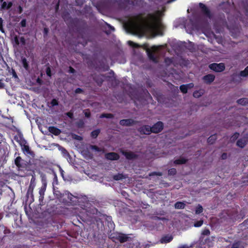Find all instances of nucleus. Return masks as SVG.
<instances>
[{
	"mask_svg": "<svg viewBox=\"0 0 248 248\" xmlns=\"http://www.w3.org/2000/svg\"><path fill=\"white\" fill-rule=\"evenodd\" d=\"M147 22L149 27L154 30L161 29L163 27L160 18L153 14L148 15Z\"/></svg>",
	"mask_w": 248,
	"mask_h": 248,
	"instance_id": "1",
	"label": "nucleus"
},
{
	"mask_svg": "<svg viewBox=\"0 0 248 248\" xmlns=\"http://www.w3.org/2000/svg\"><path fill=\"white\" fill-rule=\"evenodd\" d=\"M159 51L158 48L155 47H153L151 49L147 50L148 56L153 62H158L157 58L159 54Z\"/></svg>",
	"mask_w": 248,
	"mask_h": 248,
	"instance_id": "2",
	"label": "nucleus"
},
{
	"mask_svg": "<svg viewBox=\"0 0 248 248\" xmlns=\"http://www.w3.org/2000/svg\"><path fill=\"white\" fill-rule=\"evenodd\" d=\"M78 41L77 43L73 45V49L77 53H80V50L77 48L78 46L81 45L82 48L85 47L87 45L88 40L82 35L81 37L78 36Z\"/></svg>",
	"mask_w": 248,
	"mask_h": 248,
	"instance_id": "3",
	"label": "nucleus"
},
{
	"mask_svg": "<svg viewBox=\"0 0 248 248\" xmlns=\"http://www.w3.org/2000/svg\"><path fill=\"white\" fill-rule=\"evenodd\" d=\"M209 68L216 72H220L225 69L224 63H212L209 66Z\"/></svg>",
	"mask_w": 248,
	"mask_h": 248,
	"instance_id": "4",
	"label": "nucleus"
},
{
	"mask_svg": "<svg viewBox=\"0 0 248 248\" xmlns=\"http://www.w3.org/2000/svg\"><path fill=\"white\" fill-rule=\"evenodd\" d=\"M42 186L39 190V194H40V199H43L44 198V196L45 194V192L46 190L47 182L46 176L44 175H42Z\"/></svg>",
	"mask_w": 248,
	"mask_h": 248,
	"instance_id": "5",
	"label": "nucleus"
},
{
	"mask_svg": "<svg viewBox=\"0 0 248 248\" xmlns=\"http://www.w3.org/2000/svg\"><path fill=\"white\" fill-rule=\"evenodd\" d=\"M199 7L201 9V11L202 13L206 17H208L209 19H211L212 17L211 13L210 10L207 8V7L202 3H199Z\"/></svg>",
	"mask_w": 248,
	"mask_h": 248,
	"instance_id": "6",
	"label": "nucleus"
},
{
	"mask_svg": "<svg viewBox=\"0 0 248 248\" xmlns=\"http://www.w3.org/2000/svg\"><path fill=\"white\" fill-rule=\"evenodd\" d=\"M243 78H244L241 76L240 73H235L231 76V81L233 83L238 84L242 82Z\"/></svg>",
	"mask_w": 248,
	"mask_h": 248,
	"instance_id": "7",
	"label": "nucleus"
},
{
	"mask_svg": "<svg viewBox=\"0 0 248 248\" xmlns=\"http://www.w3.org/2000/svg\"><path fill=\"white\" fill-rule=\"evenodd\" d=\"M248 142V134H245L244 136L240 138L237 141V145L241 148H243Z\"/></svg>",
	"mask_w": 248,
	"mask_h": 248,
	"instance_id": "8",
	"label": "nucleus"
},
{
	"mask_svg": "<svg viewBox=\"0 0 248 248\" xmlns=\"http://www.w3.org/2000/svg\"><path fill=\"white\" fill-rule=\"evenodd\" d=\"M163 123L161 122H158L151 127L152 132L158 133L163 129Z\"/></svg>",
	"mask_w": 248,
	"mask_h": 248,
	"instance_id": "9",
	"label": "nucleus"
},
{
	"mask_svg": "<svg viewBox=\"0 0 248 248\" xmlns=\"http://www.w3.org/2000/svg\"><path fill=\"white\" fill-rule=\"evenodd\" d=\"M136 121L132 119H124L120 121V124L122 126H129L136 124Z\"/></svg>",
	"mask_w": 248,
	"mask_h": 248,
	"instance_id": "10",
	"label": "nucleus"
},
{
	"mask_svg": "<svg viewBox=\"0 0 248 248\" xmlns=\"http://www.w3.org/2000/svg\"><path fill=\"white\" fill-rule=\"evenodd\" d=\"M138 131L142 134L149 135L152 132L151 127L149 125H143L139 128Z\"/></svg>",
	"mask_w": 248,
	"mask_h": 248,
	"instance_id": "11",
	"label": "nucleus"
},
{
	"mask_svg": "<svg viewBox=\"0 0 248 248\" xmlns=\"http://www.w3.org/2000/svg\"><path fill=\"white\" fill-rule=\"evenodd\" d=\"M215 78V76L213 74H208L202 78L204 83L206 84L211 83Z\"/></svg>",
	"mask_w": 248,
	"mask_h": 248,
	"instance_id": "12",
	"label": "nucleus"
},
{
	"mask_svg": "<svg viewBox=\"0 0 248 248\" xmlns=\"http://www.w3.org/2000/svg\"><path fill=\"white\" fill-rule=\"evenodd\" d=\"M240 5L244 9L245 15L248 17V0H241Z\"/></svg>",
	"mask_w": 248,
	"mask_h": 248,
	"instance_id": "13",
	"label": "nucleus"
},
{
	"mask_svg": "<svg viewBox=\"0 0 248 248\" xmlns=\"http://www.w3.org/2000/svg\"><path fill=\"white\" fill-rule=\"evenodd\" d=\"M105 156L108 159L111 160H118L119 158V155L113 152L106 154Z\"/></svg>",
	"mask_w": 248,
	"mask_h": 248,
	"instance_id": "14",
	"label": "nucleus"
},
{
	"mask_svg": "<svg viewBox=\"0 0 248 248\" xmlns=\"http://www.w3.org/2000/svg\"><path fill=\"white\" fill-rule=\"evenodd\" d=\"M173 239V236L171 235H166L163 236L160 240L161 244H166L170 242Z\"/></svg>",
	"mask_w": 248,
	"mask_h": 248,
	"instance_id": "15",
	"label": "nucleus"
},
{
	"mask_svg": "<svg viewBox=\"0 0 248 248\" xmlns=\"http://www.w3.org/2000/svg\"><path fill=\"white\" fill-rule=\"evenodd\" d=\"M199 25L197 26L198 29H203L208 26V21L206 20H199Z\"/></svg>",
	"mask_w": 248,
	"mask_h": 248,
	"instance_id": "16",
	"label": "nucleus"
},
{
	"mask_svg": "<svg viewBox=\"0 0 248 248\" xmlns=\"http://www.w3.org/2000/svg\"><path fill=\"white\" fill-rule=\"evenodd\" d=\"M122 153L128 159H133L137 157L135 154L131 152L123 151Z\"/></svg>",
	"mask_w": 248,
	"mask_h": 248,
	"instance_id": "17",
	"label": "nucleus"
},
{
	"mask_svg": "<svg viewBox=\"0 0 248 248\" xmlns=\"http://www.w3.org/2000/svg\"><path fill=\"white\" fill-rule=\"evenodd\" d=\"M117 238L121 243H123L127 241L128 237L125 234H120L118 235Z\"/></svg>",
	"mask_w": 248,
	"mask_h": 248,
	"instance_id": "18",
	"label": "nucleus"
},
{
	"mask_svg": "<svg viewBox=\"0 0 248 248\" xmlns=\"http://www.w3.org/2000/svg\"><path fill=\"white\" fill-rule=\"evenodd\" d=\"M48 130L50 133L55 135H58L61 133V130L60 129L53 126L49 127Z\"/></svg>",
	"mask_w": 248,
	"mask_h": 248,
	"instance_id": "19",
	"label": "nucleus"
},
{
	"mask_svg": "<svg viewBox=\"0 0 248 248\" xmlns=\"http://www.w3.org/2000/svg\"><path fill=\"white\" fill-rule=\"evenodd\" d=\"M21 149L23 152L25 154H30L31 151L30 150V147L28 145L26 144H21Z\"/></svg>",
	"mask_w": 248,
	"mask_h": 248,
	"instance_id": "20",
	"label": "nucleus"
},
{
	"mask_svg": "<svg viewBox=\"0 0 248 248\" xmlns=\"http://www.w3.org/2000/svg\"><path fill=\"white\" fill-rule=\"evenodd\" d=\"M204 92L202 90L196 91L193 93V95L195 98H199L203 94Z\"/></svg>",
	"mask_w": 248,
	"mask_h": 248,
	"instance_id": "21",
	"label": "nucleus"
},
{
	"mask_svg": "<svg viewBox=\"0 0 248 248\" xmlns=\"http://www.w3.org/2000/svg\"><path fill=\"white\" fill-rule=\"evenodd\" d=\"M187 160L184 158L181 157L179 159H176L174 161V164L176 165L183 164L186 162Z\"/></svg>",
	"mask_w": 248,
	"mask_h": 248,
	"instance_id": "22",
	"label": "nucleus"
},
{
	"mask_svg": "<svg viewBox=\"0 0 248 248\" xmlns=\"http://www.w3.org/2000/svg\"><path fill=\"white\" fill-rule=\"evenodd\" d=\"M185 206L186 204L184 202H177L174 204V207L176 209H184L185 208Z\"/></svg>",
	"mask_w": 248,
	"mask_h": 248,
	"instance_id": "23",
	"label": "nucleus"
},
{
	"mask_svg": "<svg viewBox=\"0 0 248 248\" xmlns=\"http://www.w3.org/2000/svg\"><path fill=\"white\" fill-rule=\"evenodd\" d=\"M240 227L243 231H248V219L245 221L243 223H242Z\"/></svg>",
	"mask_w": 248,
	"mask_h": 248,
	"instance_id": "24",
	"label": "nucleus"
},
{
	"mask_svg": "<svg viewBox=\"0 0 248 248\" xmlns=\"http://www.w3.org/2000/svg\"><path fill=\"white\" fill-rule=\"evenodd\" d=\"M217 140V136L216 135H213L211 136L208 139V142L209 144H213L215 141Z\"/></svg>",
	"mask_w": 248,
	"mask_h": 248,
	"instance_id": "25",
	"label": "nucleus"
},
{
	"mask_svg": "<svg viewBox=\"0 0 248 248\" xmlns=\"http://www.w3.org/2000/svg\"><path fill=\"white\" fill-rule=\"evenodd\" d=\"M237 103L242 105H245L248 104V99L241 98L237 100Z\"/></svg>",
	"mask_w": 248,
	"mask_h": 248,
	"instance_id": "26",
	"label": "nucleus"
},
{
	"mask_svg": "<svg viewBox=\"0 0 248 248\" xmlns=\"http://www.w3.org/2000/svg\"><path fill=\"white\" fill-rule=\"evenodd\" d=\"M241 76L243 78H246L248 76V66L243 71L240 72Z\"/></svg>",
	"mask_w": 248,
	"mask_h": 248,
	"instance_id": "27",
	"label": "nucleus"
},
{
	"mask_svg": "<svg viewBox=\"0 0 248 248\" xmlns=\"http://www.w3.org/2000/svg\"><path fill=\"white\" fill-rule=\"evenodd\" d=\"M100 132V130L99 129L93 130L91 133V136L93 138H96L98 136Z\"/></svg>",
	"mask_w": 248,
	"mask_h": 248,
	"instance_id": "28",
	"label": "nucleus"
},
{
	"mask_svg": "<svg viewBox=\"0 0 248 248\" xmlns=\"http://www.w3.org/2000/svg\"><path fill=\"white\" fill-rule=\"evenodd\" d=\"M127 43L129 46L133 48H139L140 47V45L139 44L135 43L132 41H128Z\"/></svg>",
	"mask_w": 248,
	"mask_h": 248,
	"instance_id": "29",
	"label": "nucleus"
},
{
	"mask_svg": "<svg viewBox=\"0 0 248 248\" xmlns=\"http://www.w3.org/2000/svg\"><path fill=\"white\" fill-rule=\"evenodd\" d=\"M113 117V115L111 114H108V113H103V114H102L100 116V118H112Z\"/></svg>",
	"mask_w": 248,
	"mask_h": 248,
	"instance_id": "30",
	"label": "nucleus"
},
{
	"mask_svg": "<svg viewBox=\"0 0 248 248\" xmlns=\"http://www.w3.org/2000/svg\"><path fill=\"white\" fill-rule=\"evenodd\" d=\"M180 89L182 93H186L187 92L188 88L186 85H182L180 87Z\"/></svg>",
	"mask_w": 248,
	"mask_h": 248,
	"instance_id": "31",
	"label": "nucleus"
},
{
	"mask_svg": "<svg viewBox=\"0 0 248 248\" xmlns=\"http://www.w3.org/2000/svg\"><path fill=\"white\" fill-rule=\"evenodd\" d=\"M113 178L115 180H121V179L124 178V177L122 174H118L114 175Z\"/></svg>",
	"mask_w": 248,
	"mask_h": 248,
	"instance_id": "32",
	"label": "nucleus"
},
{
	"mask_svg": "<svg viewBox=\"0 0 248 248\" xmlns=\"http://www.w3.org/2000/svg\"><path fill=\"white\" fill-rule=\"evenodd\" d=\"M35 186V178L32 177L31 181V184L30 185L29 189L33 190L34 187Z\"/></svg>",
	"mask_w": 248,
	"mask_h": 248,
	"instance_id": "33",
	"label": "nucleus"
},
{
	"mask_svg": "<svg viewBox=\"0 0 248 248\" xmlns=\"http://www.w3.org/2000/svg\"><path fill=\"white\" fill-rule=\"evenodd\" d=\"M202 211H203L202 207L201 205L199 204L198 205V206L197 207L196 209L195 210V213L196 214H199L201 213L202 212Z\"/></svg>",
	"mask_w": 248,
	"mask_h": 248,
	"instance_id": "34",
	"label": "nucleus"
},
{
	"mask_svg": "<svg viewBox=\"0 0 248 248\" xmlns=\"http://www.w3.org/2000/svg\"><path fill=\"white\" fill-rule=\"evenodd\" d=\"M21 160V158L20 156L17 157L15 160V164L18 167H21V164L20 163Z\"/></svg>",
	"mask_w": 248,
	"mask_h": 248,
	"instance_id": "35",
	"label": "nucleus"
},
{
	"mask_svg": "<svg viewBox=\"0 0 248 248\" xmlns=\"http://www.w3.org/2000/svg\"><path fill=\"white\" fill-rule=\"evenodd\" d=\"M1 10H8V8H7V2H6V1H3L2 2H1Z\"/></svg>",
	"mask_w": 248,
	"mask_h": 248,
	"instance_id": "36",
	"label": "nucleus"
},
{
	"mask_svg": "<svg viewBox=\"0 0 248 248\" xmlns=\"http://www.w3.org/2000/svg\"><path fill=\"white\" fill-rule=\"evenodd\" d=\"M193 247V244H191L190 245H188L186 244L181 245L178 247V248H192Z\"/></svg>",
	"mask_w": 248,
	"mask_h": 248,
	"instance_id": "37",
	"label": "nucleus"
},
{
	"mask_svg": "<svg viewBox=\"0 0 248 248\" xmlns=\"http://www.w3.org/2000/svg\"><path fill=\"white\" fill-rule=\"evenodd\" d=\"M90 148L97 152H100L101 150L95 145H90Z\"/></svg>",
	"mask_w": 248,
	"mask_h": 248,
	"instance_id": "38",
	"label": "nucleus"
},
{
	"mask_svg": "<svg viewBox=\"0 0 248 248\" xmlns=\"http://www.w3.org/2000/svg\"><path fill=\"white\" fill-rule=\"evenodd\" d=\"M203 224V220H201L199 221H197L195 222L194 224V227H199L201 226Z\"/></svg>",
	"mask_w": 248,
	"mask_h": 248,
	"instance_id": "39",
	"label": "nucleus"
},
{
	"mask_svg": "<svg viewBox=\"0 0 248 248\" xmlns=\"http://www.w3.org/2000/svg\"><path fill=\"white\" fill-rule=\"evenodd\" d=\"M3 20L2 18L0 17V31L2 32H4V30L3 28Z\"/></svg>",
	"mask_w": 248,
	"mask_h": 248,
	"instance_id": "40",
	"label": "nucleus"
},
{
	"mask_svg": "<svg viewBox=\"0 0 248 248\" xmlns=\"http://www.w3.org/2000/svg\"><path fill=\"white\" fill-rule=\"evenodd\" d=\"M176 173V170L175 169L172 168L168 170V173L169 175H174Z\"/></svg>",
	"mask_w": 248,
	"mask_h": 248,
	"instance_id": "41",
	"label": "nucleus"
},
{
	"mask_svg": "<svg viewBox=\"0 0 248 248\" xmlns=\"http://www.w3.org/2000/svg\"><path fill=\"white\" fill-rule=\"evenodd\" d=\"M19 43L20 42L22 46H24L26 44V40L24 37H21L19 39Z\"/></svg>",
	"mask_w": 248,
	"mask_h": 248,
	"instance_id": "42",
	"label": "nucleus"
},
{
	"mask_svg": "<svg viewBox=\"0 0 248 248\" xmlns=\"http://www.w3.org/2000/svg\"><path fill=\"white\" fill-rule=\"evenodd\" d=\"M21 27H25L26 26V19H23L20 23Z\"/></svg>",
	"mask_w": 248,
	"mask_h": 248,
	"instance_id": "43",
	"label": "nucleus"
},
{
	"mask_svg": "<svg viewBox=\"0 0 248 248\" xmlns=\"http://www.w3.org/2000/svg\"><path fill=\"white\" fill-rule=\"evenodd\" d=\"M162 175V173L161 172H152L150 174H149V176H154V175H156V176H161Z\"/></svg>",
	"mask_w": 248,
	"mask_h": 248,
	"instance_id": "44",
	"label": "nucleus"
},
{
	"mask_svg": "<svg viewBox=\"0 0 248 248\" xmlns=\"http://www.w3.org/2000/svg\"><path fill=\"white\" fill-rule=\"evenodd\" d=\"M14 42L16 45L18 46L19 45V38L17 36L14 37Z\"/></svg>",
	"mask_w": 248,
	"mask_h": 248,
	"instance_id": "45",
	"label": "nucleus"
},
{
	"mask_svg": "<svg viewBox=\"0 0 248 248\" xmlns=\"http://www.w3.org/2000/svg\"><path fill=\"white\" fill-rule=\"evenodd\" d=\"M51 104L52 106H56L58 105V102L56 99H53L51 102Z\"/></svg>",
	"mask_w": 248,
	"mask_h": 248,
	"instance_id": "46",
	"label": "nucleus"
},
{
	"mask_svg": "<svg viewBox=\"0 0 248 248\" xmlns=\"http://www.w3.org/2000/svg\"><path fill=\"white\" fill-rule=\"evenodd\" d=\"M203 235H208L210 234V231L208 229H204L202 232Z\"/></svg>",
	"mask_w": 248,
	"mask_h": 248,
	"instance_id": "47",
	"label": "nucleus"
},
{
	"mask_svg": "<svg viewBox=\"0 0 248 248\" xmlns=\"http://www.w3.org/2000/svg\"><path fill=\"white\" fill-rule=\"evenodd\" d=\"M231 248H241L240 247V244L238 242L234 243Z\"/></svg>",
	"mask_w": 248,
	"mask_h": 248,
	"instance_id": "48",
	"label": "nucleus"
},
{
	"mask_svg": "<svg viewBox=\"0 0 248 248\" xmlns=\"http://www.w3.org/2000/svg\"><path fill=\"white\" fill-rule=\"evenodd\" d=\"M239 134L237 133H235L231 138L232 140H234L238 138Z\"/></svg>",
	"mask_w": 248,
	"mask_h": 248,
	"instance_id": "49",
	"label": "nucleus"
},
{
	"mask_svg": "<svg viewBox=\"0 0 248 248\" xmlns=\"http://www.w3.org/2000/svg\"><path fill=\"white\" fill-rule=\"evenodd\" d=\"M85 117L89 118L91 116L90 112L88 110H85L84 111Z\"/></svg>",
	"mask_w": 248,
	"mask_h": 248,
	"instance_id": "50",
	"label": "nucleus"
},
{
	"mask_svg": "<svg viewBox=\"0 0 248 248\" xmlns=\"http://www.w3.org/2000/svg\"><path fill=\"white\" fill-rule=\"evenodd\" d=\"M46 73L48 76L51 77V69H50V67H47L46 70Z\"/></svg>",
	"mask_w": 248,
	"mask_h": 248,
	"instance_id": "51",
	"label": "nucleus"
},
{
	"mask_svg": "<svg viewBox=\"0 0 248 248\" xmlns=\"http://www.w3.org/2000/svg\"><path fill=\"white\" fill-rule=\"evenodd\" d=\"M5 85L3 82V79H0V89H3L4 88Z\"/></svg>",
	"mask_w": 248,
	"mask_h": 248,
	"instance_id": "52",
	"label": "nucleus"
},
{
	"mask_svg": "<svg viewBox=\"0 0 248 248\" xmlns=\"http://www.w3.org/2000/svg\"><path fill=\"white\" fill-rule=\"evenodd\" d=\"M69 14L68 13H63L62 15V18L64 19V20H65V19L66 18L67 16V17H69Z\"/></svg>",
	"mask_w": 248,
	"mask_h": 248,
	"instance_id": "53",
	"label": "nucleus"
},
{
	"mask_svg": "<svg viewBox=\"0 0 248 248\" xmlns=\"http://www.w3.org/2000/svg\"><path fill=\"white\" fill-rule=\"evenodd\" d=\"M76 93H80L83 92V90L80 88H77L75 91Z\"/></svg>",
	"mask_w": 248,
	"mask_h": 248,
	"instance_id": "54",
	"label": "nucleus"
},
{
	"mask_svg": "<svg viewBox=\"0 0 248 248\" xmlns=\"http://www.w3.org/2000/svg\"><path fill=\"white\" fill-rule=\"evenodd\" d=\"M17 10L19 14H21L23 12V8L21 6L19 5L17 7Z\"/></svg>",
	"mask_w": 248,
	"mask_h": 248,
	"instance_id": "55",
	"label": "nucleus"
},
{
	"mask_svg": "<svg viewBox=\"0 0 248 248\" xmlns=\"http://www.w3.org/2000/svg\"><path fill=\"white\" fill-rule=\"evenodd\" d=\"M13 3L12 1H9L8 3H7V8H8V10H9V9H10L12 6H13Z\"/></svg>",
	"mask_w": 248,
	"mask_h": 248,
	"instance_id": "56",
	"label": "nucleus"
},
{
	"mask_svg": "<svg viewBox=\"0 0 248 248\" xmlns=\"http://www.w3.org/2000/svg\"><path fill=\"white\" fill-rule=\"evenodd\" d=\"M61 150L62 153L63 154V155H67V152L65 149H64L63 148H62Z\"/></svg>",
	"mask_w": 248,
	"mask_h": 248,
	"instance_id": "57",
	"label": "nucleus"
},
{
	"mask_svg": "<svg viewBox=\"0 0 248 248\" xmlns=\"http://www.w3.org/2000/svg\"><path fill=\"white\" fill-rule=\"evenodd\" d=\"M67 115L70 118H73V113L71 112H68L67 113Z\"/></svg>",
	"mask_w": 248,
	"mask_h": 248,
	"instance_id": "58",
	"label": "nucleus"
},
{
	"mask_svg": "<svg viewBox=\"0 0 248 248\" xmlns=\"http://www.w3.org/2000/svg\"><path fill=\"white\" fill-rule=\"evenodd\" d=\"M186 85L187 86L188 89L192 88L194 86V84L193 83H189Z\"/></svg>",
	"mask_w": 248,
	"mask_h": 248,
	"instance_id": "59",
	"label": "nucleus"
},
{
	"mask_svg": "<svg viewBox=\"0 0 248 248\" xmlns=\"http://www.w3.org/2000/svg\"><path fill=\"white\" fill-rule=\"evenodd\" d=\"M23 66L24 67L25 69L26 70H28V63H22Z\"/></svg>",
	"mask_w": 248,
	"mask_h": 248,
	"instance_id": "60",
	"label": "nucleus"
},
{
	"mask_svg": "<svg viewBox=\"0 0 248 248\" xmlns=\"http://www.w3.org/2000/svg\"><path fill=\"white\" fill-rule=\"evenodd\" d=\"M74 138L76 140H81V139H82L81 137L77 136V135H75L74 137Z\"/></svg>",
	"mask_w": 248,
	"mask_h": 248,
	"instance_id": "61",
	"label": "nucleus"
},
{
	"mask_svg": "<svg viewBox=\"0 0 248 248\" xmlns=\"http://www.w3.org/2000/svg\"><path fill=\"white\" fill-rule=\"evenodd\" d=\"M75 70L74 68H73L72 67H69V73H74L75 72Z\"/></svg>",
	"mask_w": 248,
	"mask_h": 248,
	"instance_id": "62",
	"label": "nucleus"
},
{
	"mask_svg": "<svg viewBox=\"0 0 248 248\" xmlns=\"http://www.w3.org/2000/svg\"><path fill=\"white\" fill-rule=\"evenodd\" d=\"M172 62V61H171V60L170 59H169L168 58H167L165 59L164 60V62Z\"/></svg>",
	"mask_w": 248,
	"mask_h": 248,
	"instance_id": "63",
	"label": "nucleus"
},
{
	"mask_svg": "<svg viewBox=\"0 0 248 248\" xmlns=\"http://www.w3.org/2000/svg\"><path fill=\"white\" fill-rule=\"evenodd\" d=\"M48 32V30L47 28H45L44 30V32L45 35H47Z\"/></svg>",
	"mask_w": 248,
	"mask_h": 248,
	"instance_id": "64",
	"label": "nucleus"
}]
</instances>
